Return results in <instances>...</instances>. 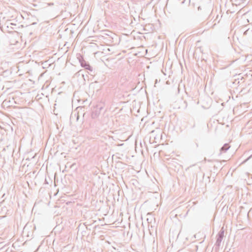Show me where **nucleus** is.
I'll use <instances>...</instances> for the list:
<instances>
[{"label":"nucleus","instance_id":"1","mask_svg":"<svg viewBox=\"0 0 252 252\" xmlns=\"http://www.w3.org/2000/svg\"><path fill=\"white\" fill-rule=\"evenodd\" d=\"M224 230L223 228H222L217 235V240L215 244V249L216 251H218L220 249L221 242L224 237Z\"/></svg>","mask_w":252,"mask_h":252},{"label":"nucleus","instance_id":"2","mask_svg":"<svg viewBox=\"0 0 252 252\" xmlns=\"http://www.w3.org/2000/svg\"><path fill=\"white\" fill-rule=\"evenodd\" d=\"M198 10H202V12L201 13L203 15H208L210 12L212 11V9L210 6L203 5L202 6H199L198 7Z\"/></svg>","mask_w":252,"mask_h":252},{"label":"nucleus","instance_id":"3","mask_svg":"<svg viewBox=\"0 0 252 252\" xmlns=\"http://www.w3.org/2000/svg\"><path fill=\"white\" fill-rule=\"evenodd\" d=\"M79 62L80 63L81 66L84 68L85 69L92 72L93 71V68L92 67L90 64L85 61L83 58L79 60Z\"/></svg>","mask_w":252,"mask_h":252},{"label":"nucleus","instance_id":"4","mask_svg":"<svg viewBox=\"0 0 252 252\" xmlns=\"http://www.w3.org/2000/svg\"><path fill=\"white\" fill-rule=\"evenodd\" d=\"M101 109H102V107H100L99 108V109H96L94 111H93L92 113V115H91L92 118L93 119L97 118L100 114V111Z\"/></svg>","mask_w":252,"mask_h":252},{"label":"nucleus","instance_id":"5","mask_svg":"<svg viewBox=\"0 0 252 252\" xmlns=\"http://www.w3.org/2000/svg\"><path fill=\"white\" fill-rule=\"evenodd\" d=\"M230 148V146L228 144L225 143L223 145V146L220 149V154L222 153L226 152Z\"/></svg>","mask_w":252,"mask_h":252},{"label":"nucleus","instance_id":"6","mask_svg":"<svg viewBox=\"0 0 252 252\" xmlns=\"http://www.w3.org/2000/svg\"><path fill=\"white\" fill-rule=\"evenodd\" d=\"M183 250H179V251H178V252H189V251H186V252H183Z\"/></svg>","mask_w":252,"mask_h":252},{"label":"nucleus","instance_id":"7","mask_svg":"<svg viewBox=\"0 0 252 252\" xmlns=\"http://www.w3.org/2000/svg\"><path fill=\"white\" fill-rule=\"evenodd\" d=\"M251 157V156H250V157H249V158L246 159V160H248L249 158H250Z\"/></svg>","mask_w":252,"mask_h":252},{"label":"nucleus","instance_id":"8","mask_svg":"<svg viewBox=\"0 0 252 252\" xmlns=\"http://www.w3.org/2000/svg\"><path fill=\"white\" fill-rule=\"evenodd\" d=\"M106 35H109L108 33H105Z\"/></svg>","mask_w":252,"mask_h":252}]
</instances>
